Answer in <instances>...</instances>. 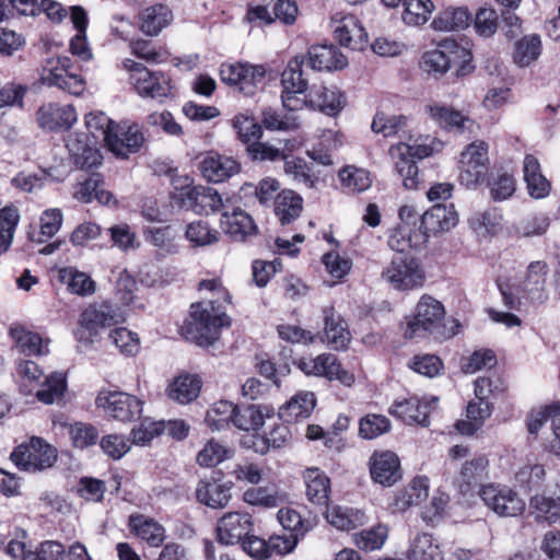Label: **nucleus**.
Listing matches in <instances>:
<instances>
[{"label":"nucleus","mask_w":560,"mask_h":560,"mask_svg":"<svg viewBox=\"0 0 560 560\" xmlns=\"http://www.w3.org/2000/svg\"><path fill=\"white\" fill-rule=\"evenodd\" d=\"M266 75V68L262 65L248 62L223 63L220 67L222 82L237 86L245 95H253Z\"/></svg>","instance_id":"13"},{"label":"nucleus","mask_w":560,"mask_h":560,"mask_svg":"<svg viewBox=\"0 0 560 560\" xmlns=\"http://www.w3.org/2000/svg\"><path fill=\"white\" fill-rule=\"evenodd\" d=\"M305 65L313 70H338L347 66V58L334 45H315L310 47Z\"/></svg>","instance_id":"28"},{"label":"nucleus","mask_w":560,"mask_h":560,"mask_svg":"<svg viewBox=\"0 0 560 560\" xmlns=\"http://www.w3.org/2000/svg\"><path fill=\"white\" fill-rule=\"evenodd\" d=\"M445 316L443 304L436 299L424 294L419 300L415 315L406 317L404 337L407 339L421 338L432 335L435 339L452 337L454 332L444 334L442 322Z\"/></svg>","instance_id":"2"},{"label":"nucleus","mask_w":560,"mask_h":560,"mask_svg":"<svg viewBox=\"0 0 560 560\" xmlns=\"http://www.w3.org/2000/svg\"><path fill=\"white\" fill-rule=\"evenodd\" d=\"M326 520L329 524L340 530H351L364 523V514L352 508L334 505L327 508Z\"/></svg>","instance_id":"41"},{"label":"nucleus","mask_w":560,"mask_h":560,"mask_svg":"<svg viewBox=\"0 0 560 560\" xmlns=\"http://www.w3.org/2000/svg\"><path fill=\"white\" fill-rule=\"evenodd\" d=\"M395 160V170L407 189H418L421 183L417 160H422L432 153V148L425 144H409L399 142L389 150Z\"/></svg>","instance_id":"5"},{"label":"nucleus","mask_w":560,"mask_h":560,"mask_svg":"<svg viewBox=\"0 0 560 560\" xmlns=\"http://www.w3.org/2000/svg\"><path fill=\"white\" fill-rule=\"evenodd\" d=\"M233 128L236 130L242 142L248 145L259 140L262 136L261 125L254 117L237 114L232 120Z\"/></svg>","instance_id":"59"},{"label":"nucleus","mask_w":560,"mask_h":560,"mask_svg":"<svg viewBox=\"0 0 560 560\" xmlns=\"http://www.w3.org/2000/svg\"><path fill=\"white\" fill-rule=\"evenodd\" d=\"M185 236L194 246H208L219 241L220 233L207 222L198 220L186 226Z\"/></svg>","instance_id":"55"},{"label":"nucleus","mask_w":560,"mask_h":560,"mask_svg":"<svg viewBox=\"0 0 560 560\" xmlns=\"http://www.w3.org/2000/svg\"><path fill=\"white\" fill-rule=\"evenodd\" d=\"M488 478L489 459L486 455L478 454L463 463L456 483L460 493L466 494Z\"/></svg>","instance_id":"27"},{"label":"nucleus","mask_w":560,"mask_h":560,"mask_svg":"<svg viewBox=\"0 0 560 560\" xmlns=\"http://www.w3.org/2000/svg\"><path fill=\"white\" fill-rule=\"evenodd\" d=\"M67 388L66 376L62 373H52L46 377L42 387L36 392L39 401L50 405L60 400Z\"/></svg>","instance_id":"53"},{"label":"nucleus","mask_w":560,"mask_h":560,"mask_svg":"<svg viewBox=\"0 0 560 560\" xmlns=\"http://www.w3.org/2000/svg\"><path fill=\"white\" fill-rule=\"evenodd\" d=\"M273 210L281 225L295 221L303 211V198L291 189L279 192L273 201Z\"/></svg>","instance_id":"32"},{"label":"nucleus","mask_w":560,"mask_h":560,"mask_svg":"<svg viewBox=\"0 0 560 560\" xmlns=\"http://www.w3.org/2000/svg\"><path fill=\"white\" fill-rule=\"evenodd\" d=\"M408 560H443V555L432 535L421 534L415 538L408 551Z\"/></svg>","instance_id":"47"},{"label":"nucleus","mask_w":560,"mask_h":560,"mask_svg":"<svg viewBox=\"0 0 560 560\" xmlns=\"http://www.w3.org/2000/svg\"><path fill=\"white\" fill-rule=\"evenodd\" d=\"M316 405V398L312 392H301L293 396L279 409V416L287 422H294L307 418Z\"/></svg>","instance_id":"35"},{"label":"nucleus","mask_w":560,"mask_h":560,"mask_svg":"<svg viewBox=\"0 0 560 560\" xmlns=\"http://www.w3.org/2000/svg\"><path fill=\"white\" fill-rule=\"evenodd\" d=\"M424 112L435 125L451 132L464 133L475 127L469 117L442 103L431 102L424 106Z\"/></svg>","instance_id":"20"},{"label":"nucleus","mask_w":560,"mask_h":560,"mask_svg":"<svg viewBox=\"0 0 560 560\" xmlns=\"http://www.w3.org/2000/svg\"><path fill=\"white\" fill-rule=\"evenodd\" d=\"M10 459L21 470L36 472L50 468L57 460V450L43 439L33 436L14 448Z\"/></svg>","instance_id":"6"},{"label":"nucleus","mask_w":560,"mask_h":560,"mask_svg":"<svg viewBox=\"0 0 560 560\" xmlns=\"http://www.w3.org/2000/svg\"><path fill=\"white\" fill-rule=\"evenodd\" d=\"M143 143L144 136L138 125H116L113 133L108 136L106 147L117 158L127 159L129 154L139 151Z\"/></svg>","instance_id":"21"},{"label":"nucleus","mask_w":560,"mask_h":560,"mask_svg":"<svg viewBox=\"0 0 560 560\" xmlns=\"http://www.w3.org/2000/svg\"><path fill=\"white\" fill-rule=\"evenodd\" d=\"M479 495L485 504L499 516L514 517L522 514L525 509V503L520 495L505 486H482Z\"/></svg>","instance_id":"14"},{"label":"nucleus","mask_w":560,"mask_h":560,"mask_svg":"<svg viewBox=\"0 0 560 560\" xmlns=\"http://www.w3.org/2000/svg\"><path fill=\"white\" fill-rule=\"evenodd\" d=\"M402 21L412 26L424 24L431 15L434 4L431 0H404Z\"/></svg>","instance_id":"49"},{"label":"nucleus","mask_w":560,"mask_h":560,"mask_svg":"<svg viewBox=\"0 0 560 560\" xmlns=\"http://www.w3.org/2000/svg\"><path fill=\"white\" fill-rule=\"evenodd\" d=\"M241 170L240 163L231 156L210 151L202 155L199 171L203 178L212 183H222L236 175Z\"/></svg>","instance_id":"22"},{"label":"nucleus","mask_w":560,"mask_h":560,"mask_svg":"<svg viewBox=\"0 0 560 560\" xmlns=\"http://www.w3.org/2000/svg\"><path fill=\"white\" fill-rule=\"evenodd\" d=\"M173 19L171 9L165 4L145 8L140 14V30L149 36L158 35Z\"/></svg>","instance_id":"34"},{"label":"nucleus","mask_w":560,"mask_h":560,"mask_svg":"<svg viewBox=\"0 0 560 560\" xmlns=\"http://www.w3.org/2000/svg\"><path fill=\"white\" fill-rule=\"evenodd\" d=\"M324 329L322 341L329 348L340 351L346 350L351 341V334L346 320L334 307L323 310Z\"/></svg>","instance_id":"25"},{"label":"nucleus","mask_w":560,"mask_h":560,"mask_svg":"<svg viewBox=\"0 0 560 560\" xmlns=\"http://www.w3.org/2000/svg\"><path fill=\"white\" fill-rule=\"evenodd\" d=\"M95 405L104 412L121 422H129L138 419L142 411V401L133 395L122 392L98 393Z\"/></svg>","instance_id":"12"},{"label":"nucleus","mask_w":560,"mask_h":560,"mask_svg":"<svg viewBox=\"0 0 560 560\" xmlns=\"http://www.w3.org/2000/svg\"><path fill=\"white\" fill-rule=\"evenodd\" d=\"M143 235L148 243L160 249L163 254H174L177 252L175 244L176 233L170 225L147 228Z\"/></svg>","instance_id":"48"},{"label":"nucleus","mask_w":560,"mask_h":560,"mask_svg":"<svg viewBox=\"0 0 560 560\" xmlns=\"http://www.w3.org/2000/svg\"><path fill=\"white\" fill-rule=\"evenodd\" d=\"M131 532L151 547H159L166 538L165 528L153 518L144 515H131L129 517Z\"/></svg>","instance_id":"33"},{"label":"nucleus","mask_w":560,"mask_h":560,"mask_svg":"<svg viewBox=\"0 0 560 560\" xmlns=\"http://www.w3.org/2000/svg\"><path fill=\"white\" fill-rule=\"evenodd\" d=\"M550 218L544 212H534L523 217L514 224V231L521 237H535L546 234Z\"/></svg>","instance_id":"44"},{"label":"nucleus","mask_w":560,"mask_h":560,"mask_svg":"<svg viewBox=\"0 0 560 560\" xmlns=\"http://www.w3.org/2000/svg\"><path fill=\"white\" fill-rule=\"evenodd\" d=\"M301 103L302 109L307 107L329 116H336L346 106L347 98L335 85H313L305 93Z\"/></svg>","instance_id":"16"},{"label":"nucleus","mask_w":560,"mask_h":560,"mask_svg":"<svg viewBox=\"0 0 560 560\" xmlns=\"http://www.w3.org/2000/svg\"><path fill=\"white\" fill-rule=\"evenodd\" d=\"M243 499L250 505L277 508L284 501V494L267 487L249 488L243 493Z\"/></svg>","instance_id":"54"},{"label":"nucleus","mask_w":560,"mask_h":560,"mask_svg":"<svg viewBox=\"0 0 560 560\" xmlns=\"http://www.w3.org/2000/svg\"><path fill=\"white\" fill-rule=\"evenodd\" d=\"M200 388L201 381L198 376L179 375L167 386V396L179 404H188L198 397Z\"/></svg>","instance_id":"39"},{"label":"nucleus","mask_w":560,"mask_h":560,"mask_svg":"<svg viewBox=\"0 0 560 560\" xmlns=\"http://www.w3.org/2000/svg\"><path fill=\"white\" fill-rule=\"evenodd\" d=\"M390 429V421L383 415L369 413L360 420L359 434L361 438L372 440L386 433Z\"/></svg>","instance_id":"60"},{"label":"nucleus","mask_w":560,"mask_h":560,"mask_svg":"<svg viewBox=\"0 0 560 560\" xmlns=\"http://www.w3.org/2000/svg\"><path fill=\"white\" fill-rule=\"evenodd\" d=\"M72 60L67 56H58L46 60L40 81L44 85L56 86L72 95H81L85 90V81L71 72Z\"/></svg>","instance_id":"7"},{"label":"nucleus","mask_w":560,"mask_h":560,"mask_svg":"<svg viewBox=\"0 0 560 560\" xmlns=\"http://www.w3.org/2000/svg\"><path fill=\"white\" fill-rule=\"evenodd\" d=\"M221 228L234 241H245L257 231L253 218L241 208H235L232 212L223 211Z\"/></svg>","instance_id":"29"},{"label":"nucleus","mask_w":560,"mask_h":560,"mask_svg":"<svg viewBox=\"0 0 560 560\" xmlns=\"http://www.w3.org/2000/svg\"><path fill=\"white\" fill-rule=\"evenodd\" d=\"M122 68L130 73V80L140 96L162 102L170 95V80L162 72H151L143 65L129 58L122 61Z\"/></svg>","instance_id":"8"},{"label":"nucleus","mask_w":560,"mask_h":560,"mask_svg":"<svg viewBox=\"0 0 560 560\" xmlns=\"http://www.w3.org/2000/svg\"><path fill=\"white\" fill-rule=\"evenodd\" d=\"M174 198L178 200L179 206L199 214H210L224 209L222 197L211 187L186 186Z\"/></svg>","instance_id":"15"},{"label":"nucleus","mask_w":560,"mask_h":560,"mask_svg":"<svg viewBox=\"0 0 560 560\" xmlns=\"http://www.w3.org/2000/svg\"><path fill=\"white\" fill-rule=\"evenodd\" d=\"M529 513L537 522L556 523L560 518V487L559 494H536L529 500Z\"/></svg>","instance_id":"37"},{"label":"nucleus","mask_w":560,"mask_h":560,"mask_svg":"<svg viewBox=\"0 0 560 560\" xmlns=\"http://www.w3.org/2000/svg\"><path fill=\"white\" fill-rule=\"evenodd\" d=\"M330 26L335 39L343 47L361 49L366 40V33L353 14L337 12L331 16Z\"/></svg>","instance_id":"18"},{"label":"nucleus","mask_w":560,"mask_h":560,"mask_svg":"<svg viewBox=\"0 0 560 560\" xmlns=\"http://www.w3.org/2000/svg\"><path fill=\"white\" fill-rule=\"evenodd\" d=\"M389 412L407 424L429 425L430 405L418 397L396 400L389 408Z\"/></svg>","instance_id":"30"},{"label":"nucleus","mask_w":560,"mask_h":560,"mask_svg":"<svg viewBox=\"0 0 560 560\" xmlns=\"http://www.w3.org/2000/svg\"><path fill=\"white\" fill-rule=\"evenodd\" d=\"M121 320L119 310L108 302L93 303L86 306L74 330L75 340L84 347L94 342L101 328L110 327Z\"/></svg>","instance_id":"4"},{"label":"nucleus","mask_w":560,"mask_h":560,"mask_svg":"<svg viewBox=\"0 0 560 560\" xmlns=\"http://www.w3.org/2000/svg\"><path fill=\"white\" fill-rule=\"evenodd\" d=\"M261 124L268 130L288 131L299 128L300 119L294 114L281 115L277 109L268 107L261 113Z\"/></svg>","instance_id":"56"},{"label":"nucleus","mask_w":560,"mask_h":560,"mask_svg":"<svg viewBox=\"0 0 560 560\" xmlns=\"http://www.w3.org/2000/svg\"><path fill=\"white\" fill-rule=\"evenodd\" d=\"M427 243V237L422 236L421 233L411 234V230L407 223L398 224L390 231L388 236V246L399 253L398 255H405V250L408 248H417Z\"/></svg>","instance_id":"42"},{"label":"nucleus","mask_w":560,"mask_h":560,"mask_svg":"<svg viewBox=\"0 0 560 560\" xmlns=\"http://www.w3.org/2000/svg\"><path fill=\"white\" fill-rule=\"evenodd\" d=\"M540 51V38L537 35L525 36L516 42L513 60L520 67H527L539 57Z\"/></svg>","instance_id":"52"},{"label":"nucleus","mask_w":560,"mask_h":560,"mask_svg":"<svg viewBox=\"0 0 560 560\" xmlns=\"http://www.w3.org/2000/svg\"><path fill=\"white\" fill-rule=\"evenodd\" d=\"M195 493L199 503L212 509H221L231 499V486L215 480H200Z\"/></svg>","instance_id":"31"},{"label":"nucleus","mask_w":560,"mask_h":560,"mask_svg":"<svg viewBox=\"0 0 560 560\" xmlns=\"http://www.w3.org/2000/svg\"><path fill=\"white\" fill-rule=\"evenodd\" d=\"M10 336L20 351L26 355H42L48 353V342L43 340L39 334L27 330L21 325L10 328Z\"/></svg>","instance_id":"36"},{"label":"nucleus","mask_w":560,"mask_h":560,"mask_svg":"<svg viewBox=\"0 0 560 560\" xmlns=\"http://www.w3.org/2000/svg\"><path fill=\"white\" fill-rule=\"evenodd\" d=\"M457 222L458 215L453 205L436 203L422 214L419 230L428 240L430 235L450 231Z\"/></svg>","instance_id":"24"},{"label":"nucleus","mask_w":560,"mask_h":560,"mask_svg":"<svg viewBox=\"0 0 560 560\" xmlns=\"http://www.w3.org/2000/svg\"><path fill=\"white\" fill-rule=\"evenodd\" d=\"M382 277L397 290H412L422 287L424 273L416 258L409 255H396Z\"/></svg>","instance_id":"10"},{"label":"nucleus","mask_w":560,"mask_h":560,"mask_svg":"<svg viewBox=\"0 0 560 560\" xmlns=\"http://www.w3.org/2000/svg\"><path fill=\"white\" fill-rule=\"evenodd\" d=\"M253 529L252 516L245 512H228L217 525V538L221 545H235Z\"/></svg>","instance_id":"19"},{"label":"nucleus","mask_w":560,"mask_h":560,"mask_svg":"<svg viewBox=\"0 0 560 560\" xmlns=\"http://www.w3.org/2000/svg\"><path fill=\"white\" fill-rule=\"evenodd\" d=\"M370 472L375 482L393 486L401 478L398 456L390 451L375 452L370 458Z\"/></svg>","instance_id":"26"},{"label":"nucleus","mask_w":560,"mask_h":560,"mask_svg":"<svg viewBox=\"0 0 560 560\" xmlns=\"http://www.w3.org/2000/svg\"><path fill=\"white\" fill-rule=\"evenodd\" d=\"M232 456V450L215 440L208 441L197 454V463L203 467H214Z\"/></svg>","instance_id":"57"},{"label":"nucleus","mask_w":560,"mask_h":560,"mask_svg":"<svg viewBox=\"0 0 560 560\" xmlns=\"http://www.w3.org/2000/svg\"><path fill=\"white\" fill-rule=\"evenodd\" d=\"M266 408L258 405L236 406L233 424L244 431H257L264 425Z\"/></svg>","instance_id":"43"},{"label":"nucleus","mask_w":560,"mask_h":560,"mask_svg":"<svg viewBox=\"0 0 560 560\" xmlns=\"http://www.w3.org/2000/svg\"><path fill=\"white\" fill-rule=\"evenodd\" d=\"M19 221L20 214L15 207L0 209V254L10 248Z\"/></svg>","instance_id":"51"},{"label":"nucleus","mask_w":560,"mask_h":560,"mask_svg":"<svg viewBox=\"0 0 560 560\" xmlns=\"http://www.w3.org/2000/svg\"><path fill=\"white\" fill-rule=\"evenodd\" d=\"M422 67L425 71L440 75L454 69L456 77H464L474 69L470 51L454 39H444L438 48L427 51L422 57Z\"/></svg>","instance_id":"3"},{"label":"nucleus","mask_w":560,"mask_h":560,"mask_svg":"<svg viewBox=\"0 0 560 560\" xmlns=\"http://www.w3.org/2000/svg\"><path fill=\"white\" fill-rule=\"evenodd\" d=\"M38 0H0V21L9 20L16 12L20 15L36 16L40 14Z\"/></svg>","instance_id":"58"},{"label":"nucleus","mask_w":560,"mask_h":560,"mask_svg":"<svg viewBox=\"0 0 560 560\" xmlns=\"http://www.w3.org/2000/svg\"><path fill=\"white\" fill-rule=\"evenodd\" d=\"M307 499L317 505L326 506L330 492V480L318 468H310L304 475Z\"/></svg>","instance_id":"38"},{"label":"nucleus","mask_w":560,"mask_h":560,"mask_svg":"<svg viewBox=\"0 0 560 560\" xmlns=\"http://www.w3.org/2000/svg\"><path fill=\"white\" fill-rule=\"evenodd\" d=\"M296 365L306 375L338 381L345 386H351L355 381L354 375L343 369L340 361L332 353H322L315 358H302L296 362Z\"/></svg>","instance_id":"11"},{"label":"nucleus","mask_w":560,"mask_h":560,"mask_svg":"<svg viewBox=\"0 0 560 560\" xmlns=\"http://www.w3.org/2000/svg\"><path fill=\"white\" fill-rule=\"evenodd\" d=\"M115 124L103 112L90 113L85 116V126L94 139L102 138L107 144L108 136L113 133Z\"/></svg>","instance_id":"61"},{"label":"nucleus","mask_w":560,"mask_h":560,"mask_svg":"<svg viewBox=\"0 0 560 560\" xmlns=\"http://www.w3.org/2000/svg\"><path fill=\"white\" fill-rule=\"evenodd\" d=\"M59 279L67 284L69 291L78 295H86L94 292V282L84 272L67 267L59 271Z\"/></svg>","instance_id":"50"},{"label":"nucleus","mask_w":560,"mask_h":560,"mask_svg":"<svg viewBox=\"0 0 560 560\" xmlns=\"http://www.w3.org/2000/svg\"><path fill=\"white\" fill-rule=\"evenodd\" d=\"M291 438L289 428L283 424H277L266 436H253V444L249 445L256 453L266 454L270 448H280L285 445Z\"/></svg>","instance_id":"45"},{"label":"nucleus","mask_w":560,"mask_h":560,"mask_svg":"<svg viewBox=\"0 0 560 560\" xmlns=\"http://www.w3.org/2000/svg\"><path fill=\"white\" fill-rule=\"evenodd\" d=\"M109 339L124 355L131 357L137 354L140 350V339L138 335L127 328H115L110 331Z\"/></svg>","instance_id":"63"},{"label":"nucleus","mask_w":560,"mask_h":560,"mask_svg":"<svg viewBox=\"0 0 560 560\" xmlns=\"http://www.w3.org/2000/svg\"><path fill=\"white\" fill-rule=\"evenodd\" d=\"M549 266L545 260L530 261L520 282L523 298L530 303L542 304L548 300L546 289Z\"/></svg>","instance_id":"17"},{"label":"nucleus","mask_w":560,"mask_h":560,"mask_svg":"<svg viewBox=\"0 0 560 560\" xmlns=\"http://www.w3.org/2000/svg\"><path fill=\"white\" fill-rule=\"evenodd\" d=\"M236 406L228 400L214 402L207 411L205 421L209 428L215 431L229 428L234 421Z\"/></svg>","instance_id":"46"},{"label":"nucleus","mask_w":560,"mask_h":560,"mask_svg":"<svg viewBox=\"0 0 560 560\" xmlns=\"http://www.w3.org/2000/svg\"><path fill=\"white\" fill-rule=\"evenodd\" d=\"M339 177L345 187L352 191L361 192L371 186L370 173L355 166H347L339 172Z\"/></svg>","instance_id":"64"},{"label":"nucleus","mask_w":560,"mask_h":560,"mask_svg":"<svg viewBox=\"0 0 560 560\" xmlns=\"http://www.w3.org/2000/svg\"><path fill=\"white\" fill-rule=\"evenodd\" d=\"M471 22L470 12L463 7L448 8L441 11L432 21V27L435 31L452 32L464 30Z\"/></svg>","instance_id":"40"},{"label":"nucleus","mask_w":560,"mask_h":560,"mask_svg":"<svg viewBox=\"0 0 560 560\" xmlns=\"http://www.w3.org/2000/svg\"><path fill=\"white\" fill-rule=\"evenodd\" d=\"M37 124L44 130L70 129L77 121V110L72 105L48 103L42 105L36 113Z\"/></svg>","instance_id":"23"},{"label":"nucleus","mask_w":560,"mask_h":560,"mask_svg":"<svg viewBox=\"0 0 560 560\" xmlns=\"http://www.w3.org/2000/svg\"><path fill=\"white\" fill-rule=\"evenodd\" d=\"M284 172L299 184H303L310 188L314 186L316 178L312 172V167L302 158H284Z\"/></svg>","instance_id":"62"},{"label":"nucleus","mask_w":560,"mask_h":560,"mask_svg":"<svg viewBox=\"0 0 560 560\" xmlns=\"http://www.w3.org/2000/svg\"><path fill=\"white\" fill-rule=\"evenodd\" d=\"M304 56L291 59L281 74V101L283 107L293 113L302 109V98L307 92V80L303 77Z\"/></svg>","instance_id":"9"},{"label":"nucleus","mask_w":560,"mask_h":560,"mask_svg":"<svg viewBox=\"0 0 560 560\" xmlns=\"http://www.w3.org/2000/svg\"><path fill=\"white\" fill-rule=\"evenodd\" d=\"M199 290L211 291L217 298L191 304L190 319L182 330L186 339L209 347L219 338L221 328L230 326V317L221 302L230 303V295L217 279L202 280Z\"/></svg>","instance_id":"1"}]
</instances>
